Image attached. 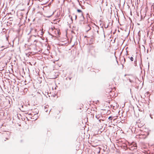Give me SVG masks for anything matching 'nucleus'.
I'll return each instance as SVG.
<instances>
[{
    "label": "nucleus",
    "mask_w": 154,
    "mask_h": 154,
    "mask_svg": "<svg viewBox=\"0 0 154 154\" xmlns=\"http://www.w3.org/2000/svg\"><path fill=\"white\" fill-rule=\"evenodd\" d=\"M115 90V88L114 87H111L110 85H109L107 87L106 89V91L107 93H111L112 92L113 90Z\"/></svg>",
    "instance_id": "nucleus-1"
},
{
    "label": "nucleus",
    "mask_w": 154,
    "mask_h": 154,
    "mask_svg": "<svg viewBox=\"0 0 154 154\" xmlns=\"http://www.w3.org/2000/svg\"><path fill=\"white\" fill-rule=\"evenodd\" d=\"M94 41V38L93 36H92V37L91 38V44L93 43V42Z\"/></svg>",
    "instance_id": "nucleus-2"
},
{
    "label": "nucleus",
    "mask_w": 154,
    "mask_h": 154,
    "mask_svg": "<svg viewBox=\"0 0 154 154\" xmlns=\"http://www.w3.org/2000/svg\"><path fill=\"white\" fill-rule=\"evenodd\" d=\"M77 11L78 13H80L82 15H83L82 12L81 10L78 9Z\"/></svg>",
    "instance_id": "nucleus-3"
},
{
    "label": "nucleus",
    "mask_w": 154,
    "mask_h": 154,
    "mask_svg": "<svg viewBox=\"0 0 154 154\" xmlns=\"http://www.w3.org/2000/svg\"><path fill=\"white\" fill-rule=\"evenodd\" d=\"M112 116H110L109 117L108 119L110 121H112Z\"/></svg>",
    "instance_id": "nucleus-4"
},
{
    "label": "nucleus",
    "mask_w": 154,
    "mask_h": 154,
    "mask_svg": "<svg viewBox=\"0 0 154 154\" xmlns=\"http://www.w3.org/2000/svg\"><path fill=\"white\" fill-rule=\"evenodd\" d=\"M130 59L131 61H133L134 60V58L132 57L130 58Z\"/></svg>",
    "instance_id": "nucleus-5"
},
{
    "label": "nucleus",
    "mask_w": 154,
    "mask_h": 154,
    "mask_svg": "<svg viewBox=\"0 0 154 154\" xmlns=\"http://www.w3.org/2000/svg\"><path fill=\"white\" fill-rule=\"evenodd\" d=\"M8 138H6L5 139H3V141H6V140H8Z\"/></svg>",
    "instance_id": "nucleus-6"
},
{
    "label": "nucleus",
    "mask_w": 154,
    "mask_h": 154,
    "mask_svg": "<svg viewBox=\"0 0 154 154\" xmlns=\"http://www.w3.org/2000/svg\"><path fill=\"white\" fill-rule=\"evenodd\" d=\"M27 113L31 115H35V114H33V113H28V112Z\"/></svg>",
    "instance_id": "nucleus-7"
},
{
    "label": "nucleus",
    "mask_w": 154,
    "mask_h": 154,
    "mask_svg": "<svg viewBox=\"0 0 154 154\" xmlns=\"http://www.w3.org/2000/svg\"><path fill=\"white\" fill-rule=\"evenodd\" d=\"M75 19H76L77 18V15H75Z\"/></svg>",
    "instance_id": "nucleus-8"
},
{
    "label": "nucleus",
    "mask_w": 154,
    "mask_h": 154,
    "mask_svg": "<svg viewBox=\"0 0 154 154\" xmlns=\"http://www.w3.org/2000/svg\"><path fill=\"white\" fill-rule=\"evenodd\" d=\"M129 80H130V81L131 82V80H130V79H129Z\"/></svg>",
    "instance_id": "nucleus-9"
}]
</instances>
